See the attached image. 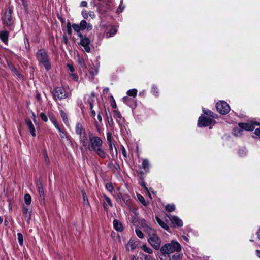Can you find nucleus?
<instances>
[{"label": "nucleus", "mask_w": 260, "mask_h": 260, "mask_svg": "<svg viewBox=\"0 0 260 260\" xmlns=\"http://www.w3.org/2000/svg\"><path fill=\"white\" fill-rule=\"evenodd\" d=\"M89 146L88 149L89 151H94L96 154L101 158L104 159L106 157L107 154L102 149L103 141L98 136H94L91 133H89Z\"/></svg>", "instance_id": "1"}, {"label": "nucleus", "mask_w": 260, "mask_h": 260, "mask_svg": "<svg viewBox=\"0 0 260 260\" xmlns=\"http://www.w3.org/2000/svg\"><path fill=\"white\" fill-rule=\"evenodd\" d=\"M257 238L260 239V227L258 231L257 232Z\"/></svg>", "instance_id": "64"}, {"label": "nucleus", "mask_w": 260, "mask_h": 260, "mask_svg": "<svg viewBox=\"0 0 260 260\" xmlns=\"http://www.w3.org/2000/svg\"><path fill=\"white\" fill-rule=\"evenodd\" d=\"M114 113V117L117 119V118H121V115L120 113L117 110H114L113 111Z\"/></svg>", "instance_id": "44"}, {"label": "nucleus", "mask_w": 260, "mask_h": 260, "mask_svg": "<svg viewBox=\"0 0 260 260\" xmlns=\"http://www.w3.org/2000/svg\"><path fill=\"white\" fill-rule=\"evenodd\" d=\"M135 232H136V233L137 235L138 236V237L139 238H143L144 234H143V233L142 232V231L140 229H136L135 230Z\"/></svg>", "instance_id": "43"}, {"label": "nucleus", "mask_w": 260, "mask_h": 260, "mask_svg": "<svg viewBox=\"0 0 260 260\" xmlns=\"http://www.w3.org/2000/svg\"><path fill=\"white\" fill-rule=\"evenodd\" d=\"M181 247L180 244L176 241H172L171 243L164 245L161 248V250L163 252H168L169 254L175 251L179 252L181 250Z\"/></svg>", "instance_id": "3"}, {"label": "nucleus", "mask_w": 260, "mask_h": 260, "mask_svg": "<svg viewBox=\"0 0 260 260\" xmlns=\"http://www.w3.org/2000/svg\"><path fill=\"white\" fill-rule=\"evenodd\" d=\"M203 113L212 118H216L217 115L208 109H203Z\"/></svg>", "instance_id": "22"}, {"label": "nucleus", "mask_w": 260, "mask_h": 260, "mask_svg": "<svg viewBox=\"0 0 260 260\" xmlns=\"http://www.w3.org/2000/svg\"><path fill=\"white\" fill-rule=\"evenodd\" d=\"M216 108L217 111L222 115L227 114L230 110L229 104L223 101L217 102L216 104Z\"/></svg>", "instance_id": "7"}, {"label": "nucleus", "mask_w": 260, "mask_h": 260, "mask_svg": "<svg viewBox=\"0 0 260 260\" xmlns=\"http://www.w3.org/2000/svg\"><path fill=\"white\" fill-rule=\"evenodd\" d=\"M26 124L29 129L30 133L33 137H35L36 134L35 133V127L30 119H26L25 120Z\"/></svg>", "instance_id": "14"}, {"label": "nucleus", "mask_w": 260, "mask_h": 260, "mask_svg": "<svg viewBox=\"0 0 260 260\" xmlns=\"http://www.w3.org/2000/svg\"><path fill=\"white\" fill-rule=\"evenodd\" d=\"M71 31H72V30H71V28L70 26H68V28H67V32L68 34H71Z\"/></svg>", "instance_id": "62"}, {"label": "nucleus", "mask_w": 260, "mask_h": 260, "mask_svg": "<svg viewBox=\"0 0 260 260\" xmlns=\"http://www.w3.org/2000/svg\"><path fill=\"white\" fill-rule=\"evenodd\" d=\"M108 144L109 147L110 153H111L112 157L114 158L115 156H117V149L113 142H109Z\"/></svg>", "instance_id": "16"}, {"label": "nucleus", "mask_w": 260, "mask_h": 260, "mask_svg": "<svg viewBox=\"0 0 260 260\" xmlns=\"http://www.w3.org/2000/svg\"><path fill=\"white\" fill-rule=\"evenodd\" d=\"M90 43V40L87 37H84V39L80 40V45L84 47L85 51L87 52H89L90 51V48L89 46Z\"/></svg>", "instance_id": "10"}, {"label": "nucleus", "mask_w": 260, "mask_h": 260, "mask_svg": "<svg viewBox=\"0 0 260 260\" xmlns=\"http://www.w3.org/2000/svg\"><path fill=\"white\" fill-rule=\"evenodd\" d=\"M79 27H80L81 30H84L86 28L88 31L91 30L93 27L92 25L90 23H87L85 20L81 21Z\"/></svg>", "instance_id": "13"}, {"label": "nucleus", "mask_w": 260, "mask_h": 260, "mask_svg": "<svg viewBox=\"0 0 260 260\" xmlns=\"http://www.w3.org/2000/svg\"><path fill=\"white\" fill-rule=\"evenodd\" d=\"M148 234L150 236L148 239V242L155 249L158 250L161 245V240L160 238L155 234V232L152 229H149Z\"/></svg>", "instance_id": "2"}, {"label": "nucleus", "mask_w": 260, "mask_h": 260, "mask_svg": "<svg viewBox=\"0 0 260 260\" xmlns=\"http://www.w3.org/2000/svg\"><path fill=\"white\" fill-rule=\"evenodd\" d=\"M87 5V3L85 1H82L81 4H80V6L81 7H86Z\"/></svg>", "instance_id": "57"}, {"label": "nucleus", "mask_w": 260, "mask_h": 260, "mask_svg": "<svg viewBox=\"0 0 260 260\" xmlns=\"http://www.w3.org/2000/svg\"><path fill=\"white\" fill-rule=\"evenodd\" d=\"M107 167L114 171H118L120 168L119 165L117 162L115 164L109 162L108 164Z\"/></svg>", "instance_id": "20"}, {"label": "nucleus", "mask_w": 260, "mask_h": 260, "mask_svg": "<svg viewBox=\"0 0 260 260\" xmlns=\"http://www.w3.org/2000/svg\"><path fill=\"white\" fill-rule=\"evenodd\" d=\"M9 68L11 71L17 75L19 78H21L22 77V75L19 73L16 68L13 64H10Z\"/></svg>", "instance_id": "23"}, {"label": "nucleus", "mask_w": 260, "mask_h": 260, "mask_svg": "<svg viewBox=\"0 0 260 260\" xmlns=\"http://www.w3.org/2000/svg\"><path fill=\"white\" fill-rule=\"evenodd\" d=\"M60 114L61 115V117L63 122L66 124H67L68 122V116H67V114L63 110H60Z\"/></svg>", "instance_id": "29"}, {"label": "nucleus", "mask_w": 260, "mask_h": 260, "mask_svg": "<svg viewBox=\"0 0 260 260\" xmlns=\"http://www.w3.org/2000/svg\"><path fill=\"white\" fill-rule=\"evenodd\" d=\"M156 220L158 224L164 229L168 231L169 229V226L163 221H162L158 217H155Z\"/></svg>", "instance_id": "21"}, {"label": "nucleus", "mask_w": 260, "mask_h": 260, "mask_svg": "<svg viewBox=\"0 0 260 260\" xmlns=\"http://www.w3.org/2000/svg\"><path fill=\"white\" fill-rule=\"evenodd\" d=\"M67 66L68 67V69H69V71L73 73L74 71L75 70H74V68L73 66H72L71 64H68Z\"/></svg>", "instance_id": "56"}, {"label": "nucleus", "mask_w": 260, "mask_h": 260, "mask_svg": "<svg viewBox=\"0 0 260 260\" xmlns=\"http://www.w3.org/2000/svg\"><path fill=\"white\" fill-rule=\"evenodd\" d=\"M17 239L20 245L22 246L23 245V236L21 233H17Z\"/></svg>", "instance_id": "36"}, {"label": "nucleus", "mask_w": 260, "mask_h": 260, "mask_svg": "<svg viewBox=\"0 0 260 260\" xmlns=\"http://www.w3.org/2000/svg\"><path fill=\"white\" fill-rule=\"evenodd\" d=\"M255 252L256 255L260 258V250H256Z\"/></svg>", "instance_id": "63"}, {"label": "nucleus", "mask_w": 260, "mask_h": 260, "mask_svg": "<svg viewBox=\"0 0 260 260\" xmlns=\"http://www.w3.org/2000/svg\"><path fill=\"white\" fill-rule=\"evenodd\" d=\"M40 116L41 118V119L45 122L47 121L48 118L47 116L43 112L41 113L40 114Z\"/></svg>", "instance_id": "48"}, {"label": "nucleus", "mask_w": 260, "mask_h": 260, "mask_svg": "<svg viewBox=\"0 0 260 260\" xmlns=\"http://www.w3.org/2000/svg\"><path fill=\"white\" fill-rule=\"evenodd\" d=\"M36 55L38 61L44 66L47 70H48L49 60L47 52L44 49H41L38 51Z\"/></svg>", "instance_id": "4"}, {"label": "nucleus", "mask_w": 260, "mask_h": 260, "mask_svg": "<svg viewBox=\"0 0 260 260\" xmlns=\"http://www.w3.org/2000/svg\"><path fill=\"white\" fill-rule=\"evenodd\" d=\"M183 258V254L181 253H176L173 255L172 260H182Z\"/></svg>", "instance_id": "35"}, {"label": "nucleus", "mask_w": 260, "mask_h": 260, "mask_svg": "<svg viewBox=\"0 0 260 260\" xmlns=\"http://www.w3.org/2000/svg\"><path fill=\"white\" fill-rule=\"evenodd\" d=\"M72 27L74 29V30L76 31L79 32L80 29V27H79V25L73 24L72 25Z\"/></svg>", "instance_id": "51"}, {"label": "nucleus", "mask_w": 260, "mask_h": 260, "mask_svg": "<svg viewBox=\"0 0 260 260\" xmlns=\"http://www.w3.org/2000/svg\"><path fill=\"white\" fill-rule=\"evenodd\" d=\"M165 209L167 211L171 212L175 210V206L173 204H169L165 206Z\"/></svg>", "instance_id": "25"}, {"label": "nucleus", "mask_w": 260, "mask_h": 260, "mask_svg": "<svg viewBox=\"0 0 260 260\" xmlns=\"http://www.w3.org/2000/svg\"><path fill=\"white\" fill-rule=\"evenodd\" d=\"M78 63L82 68H85V64L84 60L81 58H78Z\"/></svg>", "instance_id": "47"}, {"label": "nucleus", "mask_w": 260, "mask_h": 260, "mask_svg": "<svg viewBox=\"0 0 260 260\" xmlns=\"http://www.w3.org/2000/svg\"><path fill=\"white\" fill-rule=\"evenodd\" d=\"M113 226L115 230L117 231L121 232L123 230L122 223L117 219L114 220Z\"/></svg>", "instance_id": "17"}, {"label": "nucleus", "mask_w": 260, "mask_h": 260, "mask_svg": "<svg viewBox=\"0 0 260 260\" xmlns=\"http://www.w3.org/2000/svg\"><path fill=\"white\" fill-rule=\"evenodd\" d=\"M142 167L145 170H146L148 169L149 168V162L147 159H144L142 162Z\"/></svg>", "instance_id": "37"}, {"label": "nucleus", "mask_w": 260, "mask_h": 260, "mask_svg": "<svg viewBox=\"0 0 260 260\" xmlns=\"http://www.w3.org/2000/svg\"><path fill=\"white\" fill-rule=\"evenodd\" d=\"M80 143L82 144L83 147H84L85 148L86 147L87 139L85 136V133H84V136L83 137L81 136H80Z\"/></svg>", "instance_id": "24"}, {"label": "nucleus", "mask_w": 260, "mask_h": 260, "mask_svg": "<svg viewBox=\"0 0 260 260\" xmlns=\"http://www.w3.org/2000/svg\"><path fill=\"white\" fill-rule=\"evenodd\" d=\"M82 15L84 19H87L88 18V13H87L86 11H83L82 12Z\"/></svg>", "instance_id": "53"}, {"label": "nucleus", "mask_w": 260, "mask_h": 260, "mask_svg": "<svg viewBox=\"0 0 260 260\" xmlns=\"http://www.w3.org/2000/svg\"><path fill=\"white\" fill-rule=\"evenodd\" d=\"M82 132V127L80 123H77L76 125V133L78 135L81 136Z\"/></svg>", "instance_id": "31"}, {"label": "nucleus", "mask_w": 260, "mask_h": 260, "mask_svg": "<svg viewBox=\"0 0 260 260\" xmlns=\"http://www.w3.org/2000/svg\"><path fill=\"white\" fill-rule=\"evenodd\" d=\"M121 150H122V153L123 156L124 157L127 158L126 150L123 146H122Z\"/></svg>", "instance_id": "54"}, {"label": "nucleus", "mask_w": 260, "mask_h": 260, "mask_svg": "<svg viewBox=\"0 0 260 260\" xmlns=\"http://www.w3.org/2000/svg\"><path fill=\"white\" fill-rule=\"evenodd\" d=\"M107 139L108 141V143L109 142H112V137L111 134L110 132H108L107 134Z\"/></svg>", "instance_id": "50"}, {"label": "nucleus", "mask_w": 260, "mask_h": 260, "mask_svg": "<svg viewBox=\"0 0 260 260\" xmlns=\"http://www.w3.org/2000/svg\"><path fill=\"white\" fill-rule=\"evenodd\" d=\"M58 132H59V135L61 139L66 138L68 140H69L67 134L63 131L60 129V131H58Z\"/></svg>", "instance_id": "39"}, {"label": "nucleus", "mask_w": 260, "mask_h": 260, "mask_svg": "<svg viewBox=\"0 0 260 260\" xmlns=\"http://www.w3.org/2000/svg\"><path fill=\"white\" fill-rule=\"evenodd\" d=\"M22 212L25 220L27 223H29L31 216V211H29V209L27 206H23Z\"/></svg>", "instance_id": "11"}, {"label": "nucleus", "mask_w": 260, "mask_h": 260, "mask_svg": "<svg viewBox=\"0 0 260 260\" xmlns=\"http://www.w3.org/2000/svg\"><path fill=\"white\" fill-rule=\"evenodd\" d=\"M12 10L9 9L6 11L2 18L3 23L7 26L10 29H12L14 20L12 16Z\"/></svg>", "instance_id": "6"}, {"label": "nucleus", "mask_w": 260, "mask_h": 260, "mask_svg": "<svg viewBox=\"0 0 260 260\" xmlns=\"http://www.w3.org/2000/svg\"><path fill=\"white\" fill-rule=\"evenodd\" d=\"M82 197L84 204L89 205V203L88 200L87 196L85 192H82Z\"/></svg>", "instance_id": "40"}, {"label": "nucleus", "mask_w": 260, "mask_h": 260, "mask_svg": "<svg viewBox=\"0 0 260 260\" xmlns=\"http://www.w3.org/2000/svg\"><path fill=\"white\" fill-rule=\"evenodd\" d=\"M94 102V99L92 98H89L88 100V102L89 104L90 110H92L93 108Z\"/></svg>", "instance_id": "46"}, {"label": "nucleus", "mask_w": 260, "mask_h": 260, "mask_svg": "<svg viewBox=\"0 0 260 260\" xmlns=\"http://www.w3.org/2000/svg\"><path fill=\"white\" fill-rule=\"evenodd\" d=\"M137 247V244L135 243L128 242L126 246L127 250H133Z\"/></svg>", "instance_id": "28"}, {"label": "nucleus", "mask_w": 260, "mask_h": 260, "mask_svg": "<svg viewBox=\"0 0 260 260\" xmlns=\"http://www.w3.org/2000/svg\"><path fill=\"white\" fill-rule=\"evenodd\" d=\"M24 202L26 204L29 205L31 202V197L29 194H25L24 195Z\"/></svg>", "instance_id": "32"}, {"label": "nucleus", "mask_w": 260, "mask_h": 260, "mask_svg": "<svg viewBox=\"0 0 260 260\" xmlns=\"http://www.w3.org/2000/svg\"><path fill=\"white\" fill-rule=\"evenodd\" d=\"M71 75L73 76V78L75 80H77L78 79V76L76 74H72Z\"/></svg>", "instance_id": "61"}, {"label": "nucleus", "mask_w": 260, "mask_h": 260, "mask_svg": "<svg viewBox=\"0 0 260 260\" xmlns=\"http://www.w3.org/2000/svg\"><path fill=\"white\" fill-rule=\"evenodd\" d=\"M106 188L110 192H112L114 190L112 185L110 183H107L106 185Z\"/></svg>", "instance_id": "45"}, {"label": "nucleus", "mask_w": 260, "mask_h": 260, "mask_svg": "<svg viewBox=\"0 0 260 260\" xmlns=\"http://www.w3.org/2000/svg\"><path fill=\"white\" fill-rule=\"evenodd\" d=\"M117 32V29L115 27H112L107 32V37H111L113 36Z\"/></svg>", "instance_id": "27"}, {"label": "nucleus", "mask_w": 260, "mask_h": 260, "mask_svg": "<svg viewBox=\"0 0 260 260\" xmlns=\"http://www.w3.org/2000/svg\"><path fill=\"white\" fill-rule=\"evenodd\" d=\"M171 223L177 227H181L183 226L182 221L177 216H173L171 218L169 217Z\"/></svg>", "instance_id": "12"}, {"label": "nucleus", "mask_w": 260, "mask_h": 260, "mask_svg": "<svg viewBox=\"0 0 260 260\" xmlns=\"http://www.w3.org/2000/svg\"><path fill=\"white\" fill-rule=\"evenodd\" d=\"M52 122L53 123L54 125L55 126V128L58 130V131H60V129H61L59 126V125L58 124V123H57V122L54 120V119H51Z\"/></svg>", "instance_id": "49"}, {"label": "nucleus", "mask_w": 260, "mask_h": 260, "mask_svg": "<svg viewBox=\"0 0 260 260\" xmlns=\"http://www.w3.org/2000/svg\"><path fill=\"white\" fill-rule=\"evenodd\" d=\"M142 248L143 250L145 252H147L149 254L152 253V250L150 248L148 247L146 245H143Z\"/></svg>", "instance_id": "38"}, {"label": "nucleus", "mask_w": 260, "mask_h": 260, "mask_svg": "<svg viewBox=\"0 0 260 260\" xmlns=\"http://www.w3.org/2000/svg\"><path fill=\"white\" fill-rule=\"evenodd\" d=\"M127 94L128 96L135 97L137 94V90L136 89H133L129 90L127 92Z\"/></svg>", "instance_id": "34"}, {"label": "nucleus", "mask_w": 260, "mask_h": 260, "mask_svg": "<svg viewBox=\"0 0 260 260\" xmlns=\"http://www.w3.org/2000/svg\"><path fill=\"white\" fill-rule=\"evenodd\" d=\"M122 200L125 203L126 205L129 206L131 204V199L129 196H124L122 197Z\"/></svg>", "instance_id": "33"}, {"label": "nucleus", "mask_w": 260, "mask_h": 260, "mask_svg": "<svg viewBox=\"0 0 260 260\" xmlns=\"http://www.w3.org/2000/svg\"><path fill=\"white\" fill-rule=\"evenodd\" d=\"M38 190L40 194V204L42 205H44L45 204V198H44V192L43 189V187L41 184H39L38 185Z\"/></svg>", "instance_id": "15"}, {"label": "nucleus", "mask_w": 260, "mask_h": 260, "mask_svg": "<svg viewBox=\"0 0 260 260\" xmlns=\"http://www.w3.org/2000/svg\"><path fill=\"white\" fill-rule=\"evenodd\" d=\"M104 198L105 202H106L110 206L112 207L113 204L110 198H109L108 196L106 195H104Z\"/></svg>", "instance_id": "42"}, {"label": "nucleus", "mask_w": 260, "mask_h": 260, "mask_svg": "<svg viewBox=\"0 0 260 260\" xmlns=\"http://www.w3.org/2000/svg\"><path fill=\"white\" fill-rule=\"evenodd\" d=\"M159 257L161 260H171L169 253L168 252H163L161 250Z\"/></svg>", "instance_id": "19"}, {"label": "nucleus", "mask_w": 260, "mask_h": 260, "mask_svg": "<svg viewBox=\"0 0 260 260\" xmlns=\"http://www.w3.org/2000/svg\"><path fill=\"white\" fill-rule=\"evenodd\" d=\"M137 198L140 202H141L144 206H147L148 205V203L145 201L144 198L142 195L138 194Z\"/></svg>", "instance_id": "30"}, {"label": "nucleus", "mask_w": 260, "mask_h": 260, "mask_svg": "<svg viewBox=\"0 0 260 260\" xmlns=\"http://www.w3.org/2000/svg\"><path fill=\"white\" fill-rule=\"evenodd\" d=\"M52 94L54 100L56 101L64 99L67 98L69 95L62 87L55 88L52 91Z\"/></svg>", "instance_id": "5"}, {"label": "nucleus", "mask_w": 260, "mask_h": 260, "mask_svg": "<svg viewBox=\"0 0 260 260\" xmlns=\"http://www.w3.org/2000/svg\"><path fill=\"white\" fill-rule=\"evenodd\" d=\"M247 151L245 148L240 149L238 152V154L240 156H243L246 154Z\"/></svg>", "instance_id": "41"}, {"label": "nucleus", "mask_w": 260, "mask_h": 260, "mask_svg": "<svg viewBox=\"0 0 260 260\" xmlns=\"http://www.w3.org/2000/svg\"><path fill=\"white\" fill-rule=\"evenodd\" d=\"M112 99L113 102H111V106L114 109H115L117 107L116 102L113 96H112Z\"/></svg>", "instance_id": "55"}, {"label": "nucleus", "mask_w": 260, "mask_h": 260, "mask_svg": "<svg viewBox=\"0 0 260 260\" xmlns=\"http://www.w3.org/2000/svg\"><path fill=\"white\" fill-rule=\"evenodd\" d=\"M144 260H155L153 258H152L151 256L148 255L144 257Z\"/></svg>", "instance_id": "59"}, {"label": "nucleus", "mask_w": 260, "mask_h": 260, "mask_svg": "<svg viewBox=\"0 0 260 260\" xmlns=\"http://www.w3.org/2000/svg\"><path fill=\"white\" fill-rule=\"evenodd\" d=\"M43 153H44V157H45L46 160H47V159L48 158L47 150H44L43 151Z\"/></svg>", "instance_id": "60"}, {"label": "nucleus", "mask_w": 260, "mask_h": 260, "mask_svg": "<svg viewBox=\"0 0 260 260\" xmlns=\"http://www.w3.org/2000/svg\"><path fill=\"white\" fill-rule=\"evenodd\" d=\"M151 92L155 95H156L158 93L157 88L154 85H153L152 87Z\"/></svg>", "instance_id": "52"}, {"label": "nucleus", "mask_w": 260, "mask_h": 260, "mask_svg": "<svg viewBox=\"0 0 260 260\" xmlns=\"http://www.w3.org/2000/svg\"><path fill=\"white\" fill-rule=\"evenodd\" d=\"M254 133H255V134L256 135L258 136L259 137H260V127L258 128H256L255 130Z\"/></svg>", "instance_id": "58"}, {"label": "nucleus", "mask_w": 260, "mask_h": 260, "mask_svg": "<svg viewBox=\"0 0 260 260\" xmlns=\"http://www.w3.org/2000/svg\"><path fill=\"white\" fill-rule=\"evenodd\" d=\"M8 32L7 31L4 30L0 32V39L6 44L8 43Z\"/></svg>", "instance_id": "18"}, {"label": "nucleus", "mask_w": 260, "mask_h": 260, "mask_svg": "<svg viewBox=\"0 0 260 260\" xmlns=\"http://www.w3.org/2000/svg\"><path fill=\"white\" fill-rule=\"evenodd\" d=\"M259 125V123L253 121H251L248 123H239L238 124L239 126L241 127L243 131L245 129L248 131H253L255 128V125Z\"/></svg>", "instance_id": "8"}, {"label": "nucleus", "mask_w": 260, "mask_h": 260, "mask_svg": "<svg viewBox=\"0 0 260 260\" xmlns=\"http://www.w3.org/2000/svg\"><path fill=\"white\" fill-rule=\"evenodd\" d=\"M212 121L210 118L201 116L198 119V126L200 127L208 126L212 123Z\"/></svg>", "instance_id": "9"}, {"label": "nucleus", "mask_w": 260, "mask_h": 260, "mask_svg": "<svg viewBox=\"0 0 260 260\" xmlns=\"http://www.w3.org/2000/svg\"><path fill=\"white\" fill-rule=\"evenodd\" d=\"M243 129L241 127H236L233 129V134L236 136H239L242 135Z\"/></svg>", "instance_id": "26"}]
</instances>
